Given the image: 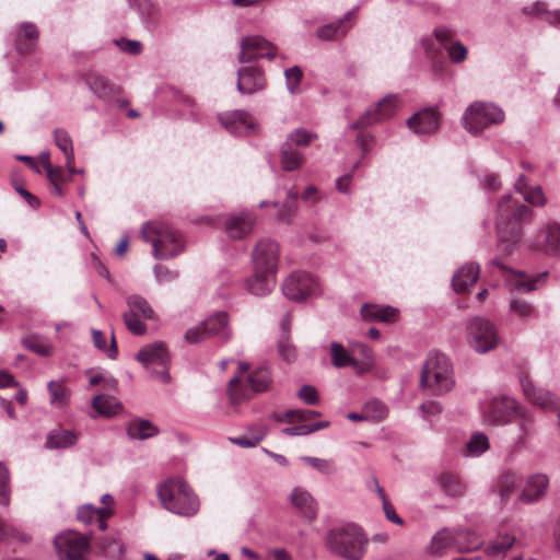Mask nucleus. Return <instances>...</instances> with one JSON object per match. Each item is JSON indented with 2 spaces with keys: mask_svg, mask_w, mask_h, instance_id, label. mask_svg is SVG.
Listing matches in <instances>:
<instances>
[{
  "mask_svg": "<svg viewBox=\"0 0 560 560\" xmlns=\"http://www.w3.org/2000/svg\"><path fill=\"white\" fill-rule=\"evenodd\" d=\"M318 138L317 133L304 128H296L288 133L285 141L296 149L301 150L310 145Z\"/></svg>",
  "mask_w": 560,
  "mask_h": 560,
  "instance_id": "50",
  "label": "nucleus"
},
{
  "mask_svg": "<svg viewBox=\"0 0 560 560\" xmlns=\"http://www.w3.org/2000/svg\"><path fill=\"white\" fill-rule=\"evenodd\" d=\"M324 545L334 556L346 560H362L368 551L369 538L360 526L347 523L329 529Z\"/></svg>",
  "mask_w": 560,
  "mask_h": 560,
  "instance_id": "2",
  "label": "nucleus"
},
{
  "mask_svg": "<svg viewBox=\"0 0 560 560\" xmlns=\"http://www.w3.org/2000/svg\"><path fill=\"white\" fill-rule=\"evenodd\" d=\"M92 408L97 416L110 418L121 412L122 405L114 396L96 395L92 399Z\"/></svg>",
  "mask_w": 560,
  "mask_h": 560,
  "instance_id": "36",
  "label": "nucleus"
},
{
  "mask_svg": "<svg viewBox=\"0 0 560 560\" xmlns=\"http://www.w3.org/2000/svg\"><path fill=\"white\" fill-rule=\"evenodd\" d=\"M27 347L33 352H35V353H37L39 355H43V357H49L54 352V347L49 342L43 341V340L30 341Z\"/></svg>",
  "mask_w": 560,
  "mask_h": 560,
  "instance_id": "64",
  "label": "nucleus"
},
{
  "mask_svg": "<svg viewBox=\"0 0 560 560\" xmlns=\"http://www.w3.org/2000/svg\"><path fill=\"white\" fill-rule=\"evenodd\" d=\"M436 482L441 490L451 498H459L466 491L465 483L455 475L442 474L438 477Z\"/></svg>",
  "mask_w": 560,
  "mask_h": 560,
  "instance_id": "41",
  "label": "nucleus"
},
{
  "mask_svg": "<svg viewBox=\"0 0 560 560\" xmlns=\"http://www.w3.org/2000/svg\"><path fill=\"white\" fill-rule=\"evenodd\" d=\"M265 436V433L264 432H260L258 434H250V435H241V436H237V438H230V442L235 444V445H238L241 447H244V448H249V447H255L256 445H258L260 443V441H262Z\"/></svg>",
  "mask_w": 560,
  "mask_h": 560,
  "instance_id": "59",
  "label": "nucleus"
},
{
  "mask_svg": "<svg viewBox=\"0 0 560 560\" xmlns=\"http://www.w3.org/2000/svg\"><path fill=\"white\" fill-rule=\"evenodd\" d=\"M127 311L122 314L127 329L136 335L142 336L147 332L145 320L155 318V312L149 302L139 294H131L126 299Z\"/></svg>",
  "mask_w": 560,
  "mask_h": 560,
  "instance_id": "11",
  "label": "nucleus"
},
{
  "mask_svg": "<svg viewBox=\"0 0 560 560\" xmlns=\"http://www.w3.org/2000/svg\"><path fill=\"white\" fill-rule=\"evenodd\" d=\"M240 47V62H249L258 58L273 59L276 57V47L260 35L242 38Z\"/></svg>",
  "mask_w": 560,
  "mask_h": 560,
  "instance_id": "17",
  "label": "nucleus"
},
{
  "mask_svg": "<svg viewBox=\"0 0 560 560\" xmlns=\"http://www.w3.org/2000/svg\"><path fill=\"white\" fill-rule=\"evenodd\" d=\"M515 542L514 536L509 534H499L485 549L489 557L502 558L512 548Z\"/></svg>",
  "mask_w": 560,
  "mask_h": 560,
  "instance_id": "46",
  "label": "nucleus"
},
{
  "mask_svg": "<svg viewBox=\"0 0 560 560\" xmlns=\"http://www.w3.org/2000/svg\"><path fill=\"white\" fill-rule=\"evenodd\" d=\"M77 517L80 522L84 524H91L93 522H97L98 528L101 530H105L106 520L108 518V509L100 510L95 508L93 504H83L78 508Z\"/></svg>",
  "mask_w": 560,
  "mask_h": 560,
  "instance_id": "37",
  "label": "nucleus"
},
{
  "mask_svg": "<svg viewBox=\"0 0 560 560\" xmlns=\"http://www.w3.org/2000/svg\"><path fill=\"white\" fill-rule=\"evenodd\" d=\"M55 144L62 151L65 155L66 165H70L74 160L73 143L70 135L63 129H56L54 131Z\"/></svg>",
  "mask_w": 560,
  "mask_h": 560,
  "instance_id": "51",
  "label": "nucleus"
},
{
  "mask_svg": "<svg viewBox=\"0 0 560 560\" xmlns=\"http://www.w3.org/2000/svg\"><path fill=\"white\" fill-rule=\"evenodd\" d=\"M9 471L0 463V504L7 505L9 503Z\"/></svg>",
  "mask_w": 560,
  "mask_h": 560,
  "instance_id": "60",
  "label": "nucleus"
},
{
  "mask_svg": "<svg viewBox=\"0 0 560 560\" xmlns=\"http://www.w3.org/2000/svg\"><path fill=\"white\" fill-rule=\"evenodd\" d=\"M278 351L280 357L287 362H292L296 358V350L294 346L289 342L288 337H283V339L279 341Z\"/></svg>",
  "mask_w": 560,
  "mask_h": 560,
  "instance_id": "61",
  "label": "nucleus"
},
{
  "mask_svg": "<svg viewBox=\"0 0 560 560\" xmlns=\"http://www.w3.org/2000/svg\"><path fill=\"white\" fill-rule=\"evenodd\" d=\"M290 501L307 520L312 521L316 517V502L308 491L299 487L294 488L291 492Z\"/></svg>",
  "mask_w": 560,
  "mask_h": 560,
  "instance_id": "30",
  "label": "nucleus"
},
{
  "mask_svg": "<svg viewBox=\"0 0 560 560\" xmlns=\"http://www.w3.org/2000/svg\"><path fill=\"white\" fill-rule=\"evenodd\" d=\"M534 212L526 205L518 202L511 195H503L497 207L498 248L505 255H513L521 246L523 225L528 224Z\"/></svg>",
  "mask_w": 560,
  "mask_h": 560,
  "instance_id": "1",
  "label": "nucleus"
},
{
  "mask_svg": "<svg viewBox=\"0 0 560 560\" xmlns=\"http://www.w3.org/2000/svg\"><path fill=\"white\" fill-rule=\"evenodd\" d=\"M505 114L501 107L490 102H474L464 112L462 124L466 131L478 135L485 129L500 125Z\"/></svg>",
  "mask_w": 560,
  "mask_h": 560,
  "instance_id": "7",
  "label": "nucleus"
},
{
  "mask_svg": "<svg viewBox=\"0 0 560 560\" xmlns=\"http://www.w3.org/2000/svg\"><path fill=\"white\" fill-rule=\"evenodd\" d=\"M60 560H85L89 550V539L72 530H67L54 540Z\"/></svg>",
  "mask_w": 560,
  "mask_h": 560,
  "instance_id": "14",
  "label": "nucleus"
},
{
  "mask_svg": "<svg viewBox=\"0 0 560 560\" xmlns=\"http://www.w3.org/2000/svg\"><path fill=\"white\" fill-rule=\"evenodd\" d=\"M434 36L447 50L448 57L452 61L459 63L466 59L467 48L460 42H451L453 36L451 30L446 27H438L434 31Z\"/></svg>",
  "mask_w": 560,
  "mask_h": 560,
  "instance_id": "26",
  "label": "nucleus"
},
{
  "mask_svg": "<svg viewBox=\"0 0 560 560\" xmlns=\"http://www.w3.org/2000/svg\"><path fill=\"white\" fill-rule=\"evenodd\" d=\"M221 125L231 133L246 136L254 131L255 121L247 112L233 110L219 117Z\"/></svg>",
  "mask_w": 560,
  "mask_h": 560,
  "instance_id": "19",
  "label": "nucleus"
},
{
  "mask_svg": "<svg viewBox=\"0 0 560 560\" xmlns=\"http://www.w3.org/2000/svg\"><path fill=\"white\" fill-rule=\"evenodd\" d=\"M276 275L253 268V275L245 280V288L254 295H267L276 287Z\"/></svg>",
  "mask_w": 560,
  "mask_h": 560,
  "instance_id": "24",
  "label": "nucleus"
},
{
  "mask_svg": "<svg viewBox=\"0 0 560 560\" xmlns=\"http://www.w3.org/2000/svg\"><path fill=\"white\" fill-rule=\"evenodd\" d=\"M515 188L523 195L524 200L534 207H542L547 202L541 187L534 186L528 188L526 177L524 175H520L515 183Z\"/></svg>",
  "mask_w": 560,
  "mask_h": 560,
  "instance_id": "39",
  "label": "nucleus"
},
{
  "mask_svg": "<svg viewBox=\"0 0 560 560\" xmlns=\"http://www.w3.org/2000/svg\"><path fill=\"white\" fill-rule=\"evenodd\" d=\"M280 249L279 245L271 240H260L253 248V268L277 273Z\"/></svg>",
  "mask_w": 560,
  "mask_h": 560,
  "instance_id": "16",
  "label": "nucleus"
},
{
  "mask_svg": "<svg viewBox=\"0 0 560 560\" xmlns=\"http://www.w3.org/2000/svg\"><path fill=\"white\" fill-rule=\"evenodd\" d=\"M407 125L415 133H432L436 131L440 126V114L436 109L427 108L410 117L407 120Z\"/></svg>",
  "mask_w": 560,
  "mask_h": 560,
  "instance_id": "23",
  "label": "nucleus"
},
{
  "mask_svg": "<svg viewBox=\"0 0 560 560\" xmlns=\"http://www.w3.org/2000/svg\"><path fill=\"white\" fill-rule=\"evenodd\" d=\"M359 349L361 354L364 357V360L362 362H359V366H357V372L364 373L373 368V354L372 350L365 345H359Z\"/></svg>",
  "mask_w": 560,
  "mask_h": 560,
  "instance_id": "63",
  "label": "nucleus"
},
{
  "mask_svg": "<svg viewBox=\"0 0 560 560\" xmlns=\"http://www.w3.org/2000/svg\"><path fill=\"white\" fill-rule=\"evenodd\" d=\"M37 39V27L32 23H23L15 38L16 49L21 54H30L36 48Z\"/></svg>",
  "mask_w": 560,
  "mask_h": 560,
  "instance_id": "32",
  "label": "nucleus"
},
{
  "mask_svg": "<svg viewBox=\"0 0 560 560\" xmlns=\"http://www.w3.org/2000/svg\"><path fill=\"white\" fill-rule=\"evenodd\" d=\"M161 505L168 512L191 517L199 512L200 501L191 487L180 477H172L158 488Z\"/></svg>",
  "mask_w": 560,
  "mask_h": 560,
  "instance_id": "3",
  "label": "nucleus"
},
{
  "mask_svg": "<svg viewBox=\"0 0 560 560\" xmlns=\"http://www.w3.org/2000/svg\"><path fill=\"white\" fill-rule=\"evenodd\" d=\"M302 75V70L298 66L289 68L284 71L287 89L290 93L294 94L298 92Z\"/></svg>",
  "mask_w": 560,
  "mask_h": 560,
  "instance_id": "58",
  "label": "nucleus"
},
{
  "mask_svg": "<svg viewBox=\"0 0 560 560\" xmlns=\"http://www.w3.org/2000/svg\"><path fill=\"white\" fill-rule=\"evenodd\" d=\"M305 161L303 152L284 141L280 149V164L284 172L299 170Z\"/></svg>",
  "mask_w": 560,
  "mask_h": 560,
  "instance_id": "33",
  "label": "nucleus"
},
{
  "mask_svg": "<svg viewBox=\"0 0 560 560\" xmlns=\"http://www.w3.org/2000/svg\"><path fill=\"white\" fill-rule=\"evenodd\" d=\"M509 311L511 315L520 320H527L537 316L534 305L522 299H512Z\"/></svg>",
  "mask_w": 560,
  "mask_h": 560,
  "instance_id": "49",
  "label": "nucleus"
},
{
  "mask_svg": "<svg viewBox=\"0 0 560 560\" xmlns=\"http://www.w3.org/2000/svg\"><path fill=\"white\" fill-rule=\"evenodd\" d=\"M159 433V430L149 420L137 419L127 427V435L131 440H147Z\"/></svg>",
  "mask_w": 560,
  "mask_h": 560,
  "instance_id": "42",
  "label": "nucleus"
},
{
  "mask_svg": "<svg viewBox=\"0 0 560 560\" xmlns=\"http://www.w3.org/2000/svg\"><path fill=\"white\" fill-rule=\"evenodd\" d=\"M524 245L530 252L560 257V223L548 221L540 225Z\"/></svg>",
  "mask_w": 560,
  "mask_h": 560,
  "instance_id": "10",
  "label": "nucleus"
},
{
  "mask_svg": "<svg viewBox=\"0 0 560 560\" xmlns=\"http://www.w3.org/2000/svg\"><path fill=\"white\" fill-rule=\"evenodd\" d=\"M521 485V476L514 471H504L499 478L498 487L502 501H508Z\"/></svg>",
  "mask_w": 560,
  "mask_h": 560,
  "instance_id": "45",
  "label": "nucleus"
},
{
  "mask_svg": "<svg viewBox=\"0 0 560 560\" xmlns=\"http://www.w3.org/2000/svg\"><path fill=\"white\" fill-rule=\"evenodd\" d=\"M256 222V217L250 211H242L232 214L225 222V232L233 240H240L248 235Z\"/></svg>",
  "mask_w": 560,
  "mask_h": 560,
  "instance_id": "22",
  "label": "nucleus"
},
{
  "mask_svg": "<svg viewBox=\"0 0 560 560\" xmlns=\"http://www.w3.org/2000/svg\"><path fill=\"white\" fill-rule=\"evenodd\" d=\"M452 549H455V530L444 527L432 537L427 551L431 556L441 557Z\"/></svg>",
  "mask_w": 560,
  "mask_h": 560,
  "instance_id": "29",
  "label": "nucleus"
},
{
  "mask_svg": "<svg viewBox=\"0 0 560 560\" xmlns=\"http://www.w3.org/2000/svg\"><path fill=\"white\" fill-rule=\"evenodd\" d=\"M455 530V550L458 552H470L479 549L483 540L478 533L465 527H456Z\"/></svg>",
  "mask_w": 560,
  "mask_h": 560,
  "instance_id": "31",
  "label": "nucleus"
},
{
  "mask_svg": "<svg viewBox=\"0 0 560 560\" xmlns=\"http://www.w3.org/2000/svg\"><path fill=\"white\" fill-rule=\"evenodd\" d=\"M478 277L479 266L466 264L453 276V288L456 292H464L477 281Z\"/></svg>",
  "mask_w": 560,
  "mask_h": 560,
  "instance_id": "34",
  "label": "nucleus"
},
{
  "mask_svg": "<svg viewBox=\"0 0 560 560\" xmlns=\"http://www.w3.org/2000/svg\"><path fill=\"white\" fill-rule=\"evenodd\" d=\"M466 335L468 345L478 353H487L493 350L500 341L494 324L479 316L468 320Z\"/></svg>",
  "mask_w": 560,
  "mask_h": 560,
  "instance_id": "9",
  "label": "nucleus"
},
{
  "mask_svg": "<svg viewBox=\"0 0 560 560\" xmlns=\"http://www.w3.org/2000/svg\"><path fill=\"white\" fill-rule=\"evenodd\" d=\"M136 359L150 373V376L163 384L171 382L168 366L171 364L170 352L162 341L145 345L136 354Z\"/></svg>",
  "mask_w": 560,
  "mask_h": 560,
  "instance_id": "8",
  "label": "nucleus"
},
{
  "mask_svg": "<svg viewBox=\"0 0 560 560\" xmlns=\"http://www.w3.org/2000/svg\"><path fill=\"white\" fill-rule=\"evenodd\" d=\"M46 176L50 184H60L72 182V177L69 173H66L63 167L54 166L52 164L46 165Z\"/></svg>",
  "mask_w": 560,
  "mask_h": 560,
  "instance_id": "57",
  "label": "nucleus"
},
{
  "mask_svg": "<svg viewBox=\"0 0 560 560\" xmlns=\"http://www.w3.org/2000/svg\"><path fill=\"white\" fill-rule=\"evenodd\" d=\"M420 384L431 395L450 392L455 384L451 360L443 353H430L421 370Z\"/></svg>",
  "mask_w": 560,
  "mask_h": 560,
  "instance_id": "6",
  "label": "nucleus"
},
{
  "mask_svg": "<svg viewBox=\"0 0 560 560\" xmlns=\"http://www.w3.org/2000/svg\"><path fill=\"white\" fill-rule=\"evenodd\" d=\"M272 383L271 373L268 368L260 366L249 372V364L237 363V374L229 382V395L233 404L247 399L250 393L266 392Z\"/></svg>",
  "mask_w": 560,
  "mask_h": 560,
  "instance_id": "5",
  "label": "nucleus"
},
{
  "mask_svg": "<svg viewBox=\"0 0 560 560\" xmlns=\"http://www.w3.org/2000/svg\"><path fill=\"white\" fill-rule=\"evenodd\" d=\"M331 363L335 368L352 366L357 371L359 361L355 360L348 350L339 342L332 341L330 343Z\"/></svg>",
  "mask_w": 560,
  "mask_h": 560,
  "instance_id": "43",
  "label": "nucleus"
},
{
  "mask_svg": "<svg viewBox=\"0 0 560 560\" xmlns=\"http://www.w3.org/2000/svg\"><path fill=\"white\" fill-rule=\"evenodd\" d=\"M537 434L535 417L526 409L517 415L516 433L513 441V450L520 451L527 447L529 441Z\"/></svg>",
  "mask_w": 560,
  "mask_h": 560,
  "instance_id": "20",
  "label": "nucleus"
},
{
  "mask_svg": "<svg viewBox=\"0 0 560 560\" xmlns=\"http://www.w3.org/2000/svg\"><path fill=\"white\" fill-rule=\"evenodd\" d=\"M284 296L294 302H302L320 292L317 280L308 272L296 270L291 272L282 282Z\"/></svg>",
  "mask_w": 560,
  "mask_h": 560,
  "instance_id": "12",
  "label": "nucleus"
},
{
  "mask_svg": "<svg viewBox=\"0 0 560 560\" xmlns=\"http://www.w3.org/2000/svg\"><path fill=\"white\" fill-rule=\"evenodd\" d=\"M373 483H374L375 490L378 494V498L382 500L383 510H384L386 518L388 521H390L392 523H395L399 526L404 525L402 518L396 513L394 506L387 500L386 494H385L383 488L380 486L378 481L373 480Z\"/></svg>",
  "mask_w": 560,
  "mask_h": 560,
  "instance_id": "56",
  "label": "nucleus"
},
{
  "mask_svg": "<svg viewBox=\"0 0 560 560\" xmlns=\"http://www.w3.org/2000/svg\"><path fill=\"white\" fill-rule=\"evenodd\" d=\"M141 237L152 245V255L155 259L174 258L185 248L182 234L162 221L144 223L141 228Z\"/></svg>",
  "mask_w": 560,
  "mask_h": 560,
  "instance_id": "4",
  "label": "nucleus"
},
{
  "mask_svg": "<svg viewBox=\"0 0 560 560\" xmlns=\"http://www.w3.org/2000/svg\"><path fill=\"white\" fill-rule=\"evenodd\" d=\"M301 460L325 476H331L337 471L336 463L334 459L330 458L302 456Z\"/></svg>",
  "mask_w": 560,
  "mask_h": 560,
  "instance_id": "52",
  "label": "nucleus"
},
{
  "mask_svg": "<svg viewBox=\"0 0 560 560\" xmlns=\"http://www.w3.org/2000/svg\"><path fill=\"white\" fill-rule=\"evenodd\" d=\"M228 323L229 319L226 313H215L202 322V331H205L207 338L218 337L225 342L231 338V331L228 327Z\"/></svg>",
  "mask_w": 560,
  "mask_h": 560,
  "instance_id": "27",
  "label": "nucleus"
},
{
  "mask_svg": "<svg viewBox=\"0 0 560 560\" xmlns=\"http://www.w3.org/2000/svg\"><path fill=\"white\" fill-rule=\"evenodd\" d=\"M298 397L311 406H314L318 402L317 390L312 385H303L298 392Z\"/></svg>",
  "mask_w": 560,
  "mask_h": 560,
  "instance_id": "62",
  "label": "nucleus"
},
{
  "mask_svg": "<svg viewBox=\"0 0 560 560\" xmlns=\"http://www.w3.org/2000/svg\"><path fill=\"white\" fill-rule=\"evenodd\" d=\"M520 404L509 396H495L481 405V415L487 424H504L522 411Z\"/></svg>",
  "mask_w": 560,
  "mask_h": 560,
  "instance_id": "13",
  "label": "nucleus"
},
{
  "mask_svg": "<svg viewBox=\"0 0 560 560\" xmlns=\"http://www.w3.org/2000/svg\"><path fill=\"white\" fill-rule=\"evenodd\" d=\"M355 12L349 11L340 20L320 26L316 31L317 38L322 40H329L343 36L351 28Z\"/></svg>",
  "mask_w": 560,
  "mask_h": 560,
  "instance_id": "28",
  "label": "nucleus"
},
{
  "mask_svg": "<svg viewBox=\"0 0 560 560\" xmlns=\"http://www.w3.org/2000/svg\"><path fill=\"white\" fill-rule=\"evenodd\" d=\"M86 83L90 90L101 100L107 101L118 92V89L101 74H90Z\"/></svg>",
  "mask_w": 560,
  "mask_h": 560,
  "instance_id": "40",
  "label": "nucleus"
},
{
  "mask_svg": "<svg viewBox=\"0 0 560 560\" xmlns=\"http://www.w3.org/2000/svg\"><path fill=\"white\" fill-rule=\"evenodd\" d=\"M523 12L528 15L541 18L547 21L549 24L558 27L560 30V10L557 11H548L546 9L545 3L536 2L523 9Z\"/></svg>",
  "mask_w": 560,
  "mask_h": 560,
  "instance_id": "47",
  "label": "nucleus"
},
{
  "mask_svg": "<svg viewBox=\"0 0 560 560\" xmlns=\"http://www.w3.org/2000/svg\"><path fill=\"white\" fill-rule=\"evenodd\" d=\"M547 278V272H542L534 278L526 277L523 273H517L514 279H511V285L521 293H527L538 288V283H544Z\"/></svg>",
  "mask_w": 560,
  "mask_h": 560,
  "instance_id": "48",
  "label": "nucleus"
},
{
  "mask_svg": "<svg viewBox=\"0 0 560 560\" xmlns=\"http://www.w3.org/2000/svg\"><path fill=\"white\" fill-rule=\"evenodd\" d=\"M548 488V476L540 472L534 474L526 480L520 499L524 503L537 502L547 493Z\"/></svg>",
  "mask_w": 560,
  "mask_h": 560,
  "instance_id": "25",
  "label": "nucleus"
},
{
  "mask_svg": "<svg viewBox=\"0 0 560 560\" xmlns=\"http://www.w3.org/2000/svg\"><path fill=\"white\" fill-rule=\"evenodd\" d=\"M466 446L467 452L471 456H480L489 448V439L485 433L476 432L471 435Z\"/></svg>",
  "mask_w": 560,
  "mask_h": 560,
  "instance_id": "55",
  "label": "nucleus"
},
{
  "mask_svg": "<svg viewBox=\"0 0 560 560\" xmlns=\"http://www.w3.org/2000/svg\"><path fill=\"white\" fill-rule=\"evenodd\" d=\"M399 107V96L397 94H388L375 105L370 106L350 127L352 129H359L388 119L397 113Z\"/></svg>",
  "mask_w": 560,
  "mask_h": 560,
  "instance_id": "15",
  "label": "nucleus"
},
{
  "mask_svg": "<svg viewBox=\"0 0 560 560\" xmlns=\"http://www.w3.org/2000/svg\"><path fill=\"white\" fill-rule=\"evenodd\" d=\"M266 86L262 72L257 67H244L237 72V91L242 94H254Z\"/></svg>",
  "mask_w": 560,
  "mask_h": 560,
  "instance_id": "21",
  "label": "nucleus"
},
{
  "mask_svg": "<svg viewBox=\"0 0 560 560\" xmlns=\"http://www.w3.org/2000/svg\"><path fill=\"white\" fill-rule=\"evenodd\" d=\"M49 402L54 408L63 409L70 402L71 390L66 386L65 381H49L47 383Z\"/></svg>",
  "mask_w": 560,
  "mask_h": 560,
  "instance_id": "35",
  "label": "nucleus"
},
{
  "mask_svg": "<svg viewBox=\"0 0 560 560\" xmlns=\"http://www.w3.org/2000/svg\"><path fill=\"white\" fill-rule=\"evenodd\" d=\"M521 385L526 399L545 411H552L559 408V401L550 392L536 387L530 380L524 377Z\"/></svg>",
  "mask_w": 560,
  "mask_h": 560,
  "instance_id": "18",
  "label": "nucleus"
},
{
  "mask_svg": "<svg viewBox=\"0 0 560 560\" xmlns=\"http://www.w3.org/2000/svg\"><path fill=\"white\" fill-rule=\"evenodd\" d=\"M363 411L366 421L378 422L385 419L387 416L386 406L378 400H371L364 404Z\"/></svg>",
  "mask_w": 560,
  "mask_h": 560,
  "instance_id": "54",
  "label": "nucleus"
},
{
  "mask_svg": "<svg viewBox=\"0 0 560 560\" xmlns=\"http://www.w3.org/2000/svg\"><path fill=\"white\" fill-rule=\"evenodd\" d=\"M361 314L365 319L380 322H394L397 319V310L388 305L364 304Z\"/></svg>",
  "mask_w": 560,
  "mask_h": 560,
  "instance_id": "38",
  "label": "nucleus"
},
{
  "mask_svg": "<svg viewBox=\"0 0 560 560\" xmlns=\"http://www.w3.org/2000/svg\"><path fill=\"white\" fill-rule=\"evenodd\" d=\"M77 441L78 435L73 431L59 429L48 434L46 445L49 448H67L74 445Z\"/></svg>",
  "mask_w": 560,
  "mask_h": 560,
  "instance_id": "44",
  "label": "nucleus"
},
{
  "mask_svg": "<svg viewBox=\"0 0 560 560\" xmlns=\"http://www.w3.org/2000/svg\"><path fill=\"white\" fill-rule=\"evenodd\" d=\"M92 340L95 348L104 351L109 359H116L118 354L115 336L112 335L110 346L106 347V338L102 330L92 329Z\"/></svg>",
  "mask_w": 560,
  "mask_h": 560,
  "instance_id": "53",
  "label": "nucleus"
}]
</instances>
